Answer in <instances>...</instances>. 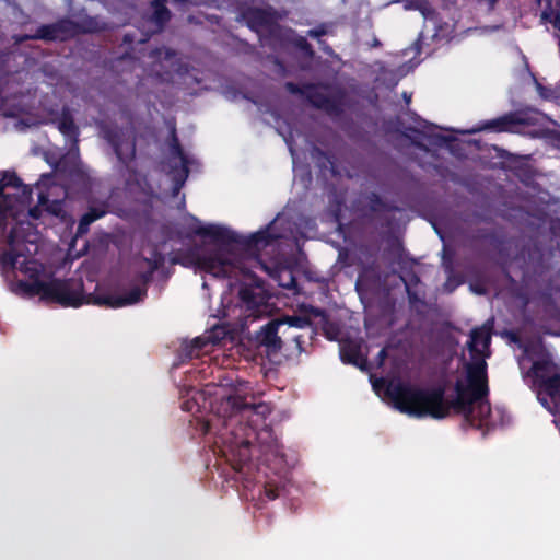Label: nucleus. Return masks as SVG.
<instances>
[{
    "label": "nucleus",
    "mask_w": 560,
    "mask_h": 560,
    "mask_svg": "<svg viewBox=\"0 0 560 560\" xmlns=\"http://www.w3.org/2000/svg\"><path fill=\"white\" fill-rule=\"evenodd\" d=\"M50 183V176L42 177L36 185L37 203L32 206V189L22 185L14 174L4 173L0 179V237L7 243L1 268L10 290L72 307L86 303L119 308L140 302L145 295L142 287L120 293L96 285L89 293L81 279L60 281L35 258L40 247V231L34 221L46 213L66 225L74 223L65 209L66 188Z\"/></svg>",
    "instance_id": "1"
},
{
    "label": "nucleus",
    "mask_w": 560,
    "mask_h": 560,
    "mask_svg": "<svg viewBox=\"0 0 560 560\" xmlns=\"http://www.w3.org/2000/svg\"><path fill=\"white\" fill-rule=\"evenodd\" d=\"M490 339L489 324L471 331L467 343L471 362L458 377L452 399L445 398L441 388H421L399 377L389 381L371 380L373 389L378 397L409 417L442 419L453 409L463 415L470 425L489 430L497 425L494 415L485 399L488 389L485 359L490 354Z\"/></svg>",
    "instance_id": "2"
},
{
    "label": "nucleus",
    "mask_w": 560,
    "mask_h": 560,
    "mask_svg": "<svg viewBox=\"0 0 560 560\" xmlns=\"http://www.w3.org/2000/svg\"><path fill=\"white\" fill-rule=\"evenodd\" d=\"M284 215H278L266 229L249 236H241L230 228L219 223L201 222L192 215L185 219L189 234L202 240V246L180 255L177 260L186 267H194L213 277L234 279L231 290L238 295L237 307L246 317H259L269 312L268 296L264 287L249 271L243 250L255 255L271 246L279 237Z\"/></svg>",
    "instance_id": "3"
},
{
    "label": "nucleus",
    "mask_w": 560,
    "mask_h": 560,
    "mask_svg": "<svg viewBox=\"0 0 560 560\" xmlns=\"http://www.w3.org/2000/svg\"><path fill=\"white\" fill-rule=\"evenodd\" d=\"M184 408L190 412L209 409L210 415L201 421L200 430L215 436V448L242 475L249 471L253 448L270 450L276 443V436L266 424L269 405L254 398L248 400L245 383L235 385L232 378H226L218 385L208 384L202 392L194 393Z\"/></svg>",
    "instance_id": "4"
},
{
    "label": "nucleus",
    "mask_w": 560,
    "mask_h": 560,
    "mask_svg": "<svg viewBox=\"0 0 560 560\" xmlns=\"http://www.w3.org/2000/svg\"><path fill=\"white\" fill-rule=\"evenodd\" d=\"M522 371L528 368L526 380L534 386L539 402L555 416V424L560 430V374L551 355L539 340L524 346V354L518 359Z\"/></svg>",
    "instance_id": "5"
},
{
    "label": "nucleus",
    "mask_w": 560,
    "mask_h": 560,
    "mask_svg": "<svg viewBox=\"0 0 560 560\" xmlns=\"http://www.w3.org/2000/svg\"><path fill=\"white\" fill-rule=\"evenodd\" d=\"M308 324L310 322L306 318L300 316H287L283 318L275 319L264 326L257 334V342L260 347L265 348L268 355L277 353L281 349L282 345L279 334H285L282 328H304L308 326Z\"/></svg>",
    "instance_id": "6"
},
{
    "label": "nucleus",
    "mask_w": 560,
    "mask_h": 560,
    "mask_svg": "<svg viewBox=\"0 0 560 560\" xmlns=\"http://www.w3.org/2000/svg\"><path fill=\"white\" fill-rule=\"evenodd\" d=\"M170 154L171 156L165 167L173 182V192L177 195L188 176V166L192 163V160L188 154L182 151L175 139L174 143L171 145Z\"/></svg>",
    "instance_id": "7"
},
{
    "label": "nucleus",
    "mask_w": 560,
    "mask_h": 560,
    "mask_svg": "<svg viewBox=\"0 0 560 560\" xmlns=\"http://www.w3.org/2000/svg\"><path fill=\"white\" fill-rule=\"evenodd\" d=\"M404 8L407 10H418L425 19L427 24H432L435 28L434 36L440 39H448L453 36L454 25L444 23L439 25L429 3L425 0H405Z\"/></svg>",
    "instance_id": "8"
},
{
    "label": "nucleus",
    "mask_w": 560,
    "mask_h": 560,
    "mask_svg": "<svg viewBox=\"0 0 560 560\" xmlns=\"http://www.w3.org/2000/svg\"><path fill=\"white\" fill-rule=\"evenodd\" d=\"M225 338V329L214 326L211 330L191 340L187 348V357H198L201 353H208L211 347L218 346Z\"/></svg>",
    "instance_id": "9"
},
{
    "label": "nucleus",
    "mask_w": 560,
    "mask_h": 560,
    "mask_svg": "<svg viewBox=\"0 0 560 560\" xmlns=\"http://www.w3.org/2000/svg\"><path fill=\"white\" fill-rule=\"evenodd\" d=\"M368 348L361 340L343 339L340 341V357L343 362L360 369L366 363Z\"/></svg>",
    "instance_id": "10"
},
{
    "label": "nucleus",
    "mask_w": 560,
    "mask_h": 560,
    "mask_svg": "<svg viewBox=\"0 0 560 560\" xmlns=\"http://www.w3.org/2000/svg\"><path fill=\"white\" fill-rule=\"evenodd\" d=\"M153 60L150 63V74L163 77L162 70L173 68L176 65V55L168 49H160L153 56H150Z\"/></svg>",
    "instance_id": "11"
},
{
    "label": "nucleus",
    "mask_w": 560,
    "mask_h": 560,
    "mask_svg": "<svg viewBox=\"0 0 560 560\" xmlns=\"http://www.w3.org/2000/svg\"><path fill=\"white\" fill-rule=\"evenodd\" d=\"M254 262L265 269L279 283L280 287L285 289H293L295 287V278L292 270L288 267L276 266L271 269L259 261L255 260Z\"/></svg>",
    "instance_id": "12"
},
{
    "label": "nucleus",
    "mask_w": 560,
    "mask_h": 560,
    "mask_svg": "<svg viewBox=\"0 0 560 560\" xmlns=\"http://www.w3.org/2000/svg\"><path fill=\"white\" fill-rule=\"evenodd\" d=\"M105 213L106 209L104 207L100 209L91 207L90 211L82 217L78 225L77 236L84 234L88 231L89 225L95 220L102 218Z\"/></svg>",
    "instance_id": "13"
},
{
    "label": "nucleus",
    "mask_w": 560,
    "mask_h": 560,
    "mask_svg": "<svg viewBox=\"0 0 560 560\" xmlns=\"http://www.w3.org/2000/svg\"><path fill=\"white\" fill-rule=\"evenodd\" d=\"M110 141L119 160L126 162L133 156L135 144L132 141L129 139L120 142L115 141L114 139H110Z\"/></svg>",
    "instance_id": "14"
},
{
    "label": "nucleus",
    "mask_w": 560,
    "mask_h": 560,
    "mask_svg": "<svg viewBox=\"0 0 560 560\" xmlns=\"http://www.w3.org/2000/svg\"><path fill=\"white\" fill-rule=\"evenodd\" d=\"M50 119L57 122L58 129L62 135L71 139L75 137L77 132L73 120L67 113H62L60 117H51Z\"/></svg>",
    "instance_id": "15"
},
{
    "label": "nucleus",
    "mask_w": 560,
    "mask_h": 560,
    "mask_svg": "<svg viewBox=\"0 0 560 560\" xmlns=\"http://www.w3.org/2000/svg\"><path fill=\"white\" fill-rule=\"evenodd\" d=\"M436 129V127L429 126L427 122L419 121L417 131L425 138H433V140L430 141L432 144H438L442 141L450 140L448 136L438 133Z\"/></svg>",
    "instance_id": "16"
},
{
    "label": "nucleus",
    "mask_w": 560,
    "mask_h": 560,
    "mask_svg": "<svg viewBox=\"0 0 560 560\" xmlns=\"http://www.w3.org/2000/svg\"><path fill=\"white\" fill-rule=\"evenodd\" d=\"M279 488L280 480L278 478L267 476L264 480V491L269 500H275L279 495Z\"/></svg>",
    "instance_id": "17"
},
{
    "label": "nucleus",
    "mask_w": 560,
    "mask_h": 560,
    "mask_svg": "<svg viewBox=\"0 0 560 560\" xmlns=\"http://www.w3.org/2000/svg\"><path fill=\"white\" fill-rule=\"evenodd\" d=\"M168 11L160 0H155L153 19L158 26H161L165 21L168 20Z\"/></svg>",
    "instance_id": "18"
},
{
    "label": "nucleus",
    "mask_w": 560,
    "mask_h": 560,
    "mask_svg": "<svg viewBox=\"0 0 560 560\" xmlns=\"http://www.w3.org/2000/svg\"><path fill=\"white\" fill-rule=\"evenodd\" d=\"M161 260H162L161 256H156V255L152 259L145 260L147 271L142 275L144 280H148L151 277V275L154 272V270L161 264Z\"/></svg>",
    "instance_id": "19"
},
{
    "label": "nucleus",
    "mask_w": 560,
    "mask_h": 560,
    "mask_svg": "<svg viewBox=\"0 0 560 560\" xmlns=\"http://www.w3.org/2000/svg\"><path fill=\"white\" fill-rule=\"evenodd\" d=\"M535 85H536L537 92L539 93L540 97H542L545 100H555L559 96V94L556 91L544 88L536 80H535Z\"/></svg>",
    "instance_id": "20"
},
{
    "label": "nucleus",
    "mask_w": 560,
    "mask_h": 560,
    "mask_svg": "<svg viewBox=\"0 0 560 560\" xmlns=\"http://www.w3.org/2000/svg\"><path fill=\"white\" fill-rule=\"evenodd\" d=\"M482 129H495V130H502L503 127H501V122L500 121H497V120H493V121H490L488 124H486L485 126L482 127H479V128H475V129H471V130H467L466 132H476V131H480Z\"/></svg>",
    "instance_id": "21"
},
{
    "label": "nucleus",
    "mask_w": 560,
    "mask_h": 560,
    "mask_svg": "<svg viewBox=\"0 0 560 560\" xmlns=\"http://www.w3.org/2000/svg\"><path fill=\"white\" fill-rule=\"evenodd\" d=\"M292 40L294 42L296 47H299L302 51L308 52L307 43H306V40L303 37H296L295 36V37L292 38Z\"/></svg>",
    "instance_id": "22"
},
{
    "label": "nucleus",
    "mask_w": 560,
    "mask_h": 560,
    "mask_svg": "<svg viewBox=\"0 0 560 560\" xmlns=\"http://www.w3.org/2000/svg\"><path fill=\"white\" fill-rule=\"evenodd\" d=\"M42 37H44V38H48V39H58V38L62 39V38H63V36L59 35V34H56V33L50 34V33H48V32H44V33L42 34Z\"/></svg>",
    "instance_id": "23"
},
{
    "label": "nucleus",
    "mask_w": 560,
    "mask_h": 560,
    "mask_svg": "<svg viewBox=\"0 0 560 560\" xmlns=\"http://www.w3.org/2000/svg\"><path fill=\"white\" fill-rule=\"evenodd\" d=\"M21 109H7L4 107H0V112L3 114V115H8V116H15Z\"/></svg>",
    "instance_id": "24"
},
{
    "label": "nucleus",
    "mask_w": 560,
    "mask_h": 560,
    "mask_svg": "<svg viewBox=\"0 0 560 560\" xmlns=\"http://www.w3.org/2000/svg\"><path fill=\"white\" fill-rule=\"evenodd\" d=\"M489 31H492V28L490 27H483V28H475V30H467V34L469 33H472V32H479L480 34H485V33H488Z\"/></svg>",
    "instance_id": "25"
},
{
    "label": "nucleus",
    "mask_w": 560,
    "mask_h": 560,
    "mask_svg": "<svg viewBox=\"0 0 560 560\" xmlns=\"http://www.w3.org/2000/svg\"><path fill=\"white\" fill-rule=\"evenodd\" d=\"M285 142H287V144L289 147V150L291 152L293 164H295V151H294L293 144L291 143V141L289 139H285Z\"/></svg>",
    "instance_id": "26"
},
{
    "label": "nucleus",
    "mask_w": 560,
    "mask_h": 560,
    "mask_svg": "<svg viewBox=\"0 0 560 560\" xmlns=\"http://www.w3.org/2000/svg\"><path fill=\"white\" fill-rule=\"evenodd\" d=\"M386 353H387V349L386 348H383L380 352H378V363L382 364L385 357H386Z\"/></svg>",
    "instance_id": "27"
},
{
    "label": "nucleus",
    "mask_w": 560,
    "mask_h": 560,
    "mask_svg": "<svg viewBox=\"0 0 560 560\" xmlns=\"http://www.w3.org/2000/svg\"><path fill=\"white\" fill-rule=\"evenodd\" d=\"M498 0H480V2H485L488 9H492Z\"/></svg>",
    "instance_id": "28"
},
{
    "label": "nucleus",
    "mask_w": 560,
    "mask_h": 560,
    "mask_svg": "<svg viewBox=\"0 0 560 560\" xmlns=\"http://www.w3.org/2000/svg\"><path fill=\"white\" fill-rule=\"evenodd\" d=\"M65 163H66V161H65V160L60 161V162L58 163V165H57V170H58V171L63 170V168H65Z\"/></svg>",
    "instance_id": "29"
},
{
    "label": "nucleus",
    "mask_w": 560,
    "mask_h": 560,
    "mask_svg": "<svg viewBox=\"0 0 560 560\" xmlns=\"http://www.w3.org/2000/svg\"><path fill=\"white\" fill-rule=\"evenodd\" d=\"M308 34H310V36H313V37H318L320 35V33L317 31H310Z\"/></svg>",
    "instance_id": "30"
},
{
    "label": "nucleus",
    "mask_w": 560,
    "mask_h": 560,
    "mask_svg": "<svg viewBox=\"0 0 560 560\" xmlns=\"http://www.w3.org/2000/svg\"><path fill=\"white\" fill-rule=\"evenodd\" d=\"M298 233H299L300 235H302V236H305V237H310V236H311L308 232H304V231H300V230H299V232H298Z\"/></svg>",
    "instance_id": "31"
},
{
    "label": "nucleus",
    "mask_w": 560,
    "mask_h": 560,
    "mask_svg": "<svg viewBox=\"0 0 560 560\" xmlns=\"http://www.w3.org/2000/svg\"><path fill=\"white\" fill-rule=\"evenodd\" d=\"M404 97H405V100H406V102H407V103H409V102H410V95H408L407 93H405V94H404Z\"/></svg>",
    "instance_id": "32"
},
{
    "label": "nucleus",
    "mask_w": 560,
    "mask_h": 560,
    "mask_svg": "<svg viewBox=\"0 0 560 560\" xmlns=\"http://www.w3.org/2000/svg\"><path fill=\"white\" fill-rule=\"evenodd\" d=\"M290 235H292L294 238L296 237L295 233L292 230H290Z\"/></svg>",
    "instance_id": "33"
},
{
    "label": "nucleus",
    "mask_w": 560,
    "mask_h": 560,
    "mask_svg": "<svg viewBox=\"0 0 560 560\" xmlns=\"http://www.w3.org/2000/svg\"><path fill=\"white\" fill-rule=\"evenodd\" d=\"M167 77H170L171 79H173V77L171 75L170 71H166L165 73Z\"/></svg>",
    "instance_id": "34"
}]
</instances>
